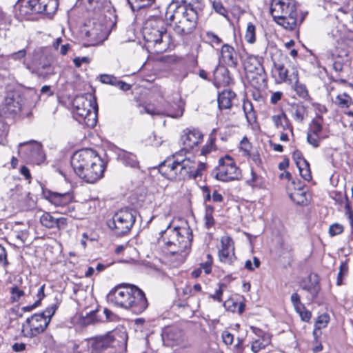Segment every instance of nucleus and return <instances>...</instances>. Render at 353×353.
Returning <instances> with one entry per match:
<instances>
[{
    "mask_svg": "<svg viewBox=\"0 0 353 353\" xmlns=\"http://www.w3.org/2000/svg\"><path fill=\"white\" fill-rule=\"evenodd\" d=\"M298 70L290 64V61L286 56H280L277 60L273 59V67L271 74L275 83H283L292 85L293 81H297Z\"/></svg>",
    "mask_w": 353,
    "mask_h": 353,
    "instance_id": "nucleus-12",
    "label": "nucleus"
},
{
    "mask_svg": "<svg viewBox=\"0 0 353 353\" xmlns=\"http://www.w3.org/2000/svg\"><path fill=\"white\" fill-rule=\"evenodd\" d=\"M145 112L149 114L150 115H166L171 117H174L173 115L168 110H161L154 108L152 105H147L144 107Z\"/></svg>",
    "mask_w": 353,
    "mask_h": 353,
    "instance_id": "nucleus-44",
    "label": "nucleus"
},
{
    "mask_svg": "<svg viewBox=\"0 0 353 353\" xmlns=\"http://www.w3.org/2000/svg\"><path fill=\"white\" fill-rule=\"evenodd\" d=\"M108 302L114 305L140 314L148 306L145 293L134 285L122 283L113 288L107 295Z\"/></svg>",
    "mask_w": 353,
    "mask_h": 353,
    "instance_id": "nucleus-3",
    "label": "nucleus"
},
{
    "mask_svg": "<svg viewBox=\"0 0 353 353\" xmlns=\"http://www.w3.org/2000/svg\"><path fill=\"white\" fill-rule=\"evenodd\" d=\"M214 212V208L208 205L205 207V225L207 228H210L214 225L215 221L213 218L212 213Z\"/></svg>",
    "mask_w": 353,
    "mask_h": 353,
    "instance_id": "nucleus-43",
    "label": "nucleus"
},
{
    "mask_svg": "<svg viewBox=\"0 0 353 353\" xmlns=\"http://www.w3.org/2000/svg\"><path fill=\"white\" fill-rule=\"evenodd\" d=\"M117 79L116 77L111 74H103L99 76V81L104 84L114 85Z\"/></svg>",
    "mask_w": 353,
    "mask_h": 353,
    "instance_id": "nucleus-54",
    "label": "nucleus"
},
{
    "mask_svg": "<svg viewBox=\"0 0 353 353\" xmlns=\"http://www.w3.org/2000/svg\"><path fill=\"white\" fill-rule=\"evenodd\" d=\"M203 140L202 133L196 129L187 128L183 130L181 141L185 148H193Z\"/></svg>",
    "mask_w": 353,
    "mask_h": 353,
    "instance_id": "nucleus-19",
    "label": "nucleus"
},
{
    "mask_svg": "<svg viewBox=\"0 0 353 353\" xmlns=\"http://www.w3.org/2000/svg\"><path fill=\"white\" fill-rule=\"evenodd\" d=\"M71 165L74 172L88 183L101 179L105 168V162L90 148L75 152L71 158Z\"/></svg>",
    "mask_w": 353,
    "mask_h": 353,
    "instance_id": "nucleus-2",
    "label": "nucleus"
},
{
    "mask_svg": "<svg viewBox=\"0 0 353 353\" xmlns=\"http://www.w3.org/2000/svg\"><path fill=\"white\" fill-rule=\"evenodd\" d=\"M323 118L321 116L314 119L309 127L308 132L314 135H321L323 130L322 126Z\"/></svg>",
    "mask_w": 353,
    "mask_h": 353,
    "instance_id": "nucleus-36",
    "label": "nucleus"
},
{
    "mask_svg": "<svg viewBox=\"0 0 353 353\" xmlns=\"http://www.w3.org/2000/svg\"><path fill=\"white\" fill-rule=\"evenodd\" d=\"M67 223V219L65 217L55 218V228L58 230L65 229Z\"/></svg>",
    "mask_w": 353,
    "mask_h": 353,
    "instance_id": "nucleus-60",
    "label": "nucleus"
},
{
    "mask_svg": "<svg viewBox=\"0 0 353 353\" xmlns=\"http://www.w3.org/2000/svg\"><path fill=\"white\" fill-rule=\"evenodd\" d=\"M343 231V226L339 223H334L330 226L329 234L331 236L339 235Z\"/></svg>",
    "mask_w": 353,
    "mask_h": 353,
    "instance_id": "nucleus-55",
    "label": "nucleus"
},
{
    "mask_svg": "<svg viewBox=\"0 0 353 353\" xmlns=\"http://www.w3.org/2000/svg\"><path fill=\"white\" fill-rule=\"evenodd\" d=\"M292 85L294 86V90L299 97L305 100L310 98L305 85L300 83L299 81V74H297V81H293Z\"/></svg>",
    "mask_w": 353,
    "mask_h": 353,
    "instance_id": "nucleus-35",
    "label": "nucleus"
},
{
    "mask_svg": "<svg viewBox=\"0 0 353 353\" xmlns=\"http://www.w3.org/2000/svg\"><path fill=\"white\" fill-rule=\"evenodd\" d=\"M335 103L341 108H347L352 104V99L346 92H343L336 96Z\"/></svg>",
    "mask_w": 353,
    "mask_h": 353,
    "instance_id": "nucleus-34",
    "label": "nucleus"
},
{
    "mask_svg": "<svg viewBox=\"0 0 353 353\" xmlns=\"http://www.w3.org/2000/svg\"><path fill=\"white\" fill-rule=\"evenodd\" d=\"M16 14L21 19H31L34 14L29 0H20L14 6Z\"/></svg>",
    "mask_w": 353,
    "mask_h": 353,
    "instance_id": "nucleus-26",
    "label": "nucleus"
},
{
    "mask_svg": "<svg viewBox=\"0 0 353 353\" xmlns=\"http://www.w3.org/2000/svg\"><path fill=\"white\" fill-rule=\"evenodd\" d=\"M132 11L139 10L141 8L152 4L154 0H127Z\"/></svg>",
    "mask_w": 353,
    "mask_h": 353,
    "instance_id": "nucleus-38",
    "label": "nucleus"
},
{
    "mask_svg": "<svg viewBox=\"0 0 353 353\" xmlns=\"http://www.w3.org/2000/svg\"><path fill=\"white\" fill-rule=\"evenodd\" d=\"M27 55V51L26 49L20 50L17 52L11 53L7 56L0 57V70L7 71L9 69L10 61H14L17 62H23V59Z\"/></svg>",
    "mask_w": 353,
    "mask_h": 353,
    "instance_id": "nucleus-22",
    "label": "nucleus"
},
{
    "mask_svg": "<svg viewBox=\"0 0 353 353\" xmlns=\"http://www.w3.org/2000/svg\"><path fill=\"white\" fill-rule=\"evenodd\" d=\"M118 159L125 166L132 168H139V163L137 156L132 152L121 150L118 153Z\"/></svg>",
    "mask_w": 353,
    "mask_h": 353,
    "instance_id": "nucleus-28",
    "label": "nucleus"
},
{
    "mask_svg": "<svg viewBox=\"0 0 353 353\" xmlns=\"http://www.w3.org/2000/svg\"><path fill=\"white\" fill-rule=\"evenodd\" d=\"M250 148L251 145L248 139L243 138L240 143V149L243 152L244 155H249Z\"/></svg>",
    "mask_w": 353,
    "mask_h": 353,
    "instance_id": "nucleus-56",
    "label": "nucleus"
},
{
    "mask_svg": "<svg viewBox=\"0 0 353 353\" xmlns=\"http://www.w3.org/2000/svg\"><path fill=\"white\" fill-rule=\"evenodd\" d=\"M46 198L53 205L58 207H65L68 205L72 199L70 193L60 194L48 192L45 194Z\"/></svg>",
    "mask_w": 353,
    "mask_h": 353,
    "instance_id": "nucleus-24",
    "label": "nucleus"
},
{
    "mask_svg": "<svg viewBox=\"0 0 353 353\" xmlns=\"http://www.w3.org/2000/svg\"><path fill=\"white\" fill-rule=\"evenodd\" d=\"M205 37L211 45L219 46L222 43L223 41L215 33L208 31L205 33Z\"/></svg>",
    "mask_w": 353,
    "mask_h": 353,
    "instance_id": "nucleus-52",
    "label": "nucleus"
},
{
    "mask_svg": "<svg viewBox=\"0 0 353 353\" xmlns=\"http://www.w3.org/2000/svg\"><path fill=\"white\" fill-rule=\"evenodd\" d=\"M23 146H27L28 150L30 151L29 159L34 163L39 165L45 161L46 155L40 143L35 141H30L19 144V148Z\"/></svg>",
    "mask_w": 353,
    "mask_h": 353,
    "instance_id": "nucleus-17",
    "label": "nucleus"
},
{
    "mask_svg": "<svg viewBox=\"0 0 353 353\" xmlns=\"http://www.w3.org/2000/svg\"><path fill=\"white\" fill-rule=\"evenodd\" d=\"M223 343L227 345H232L234 341V336L228 331H223L222 333Z\"/></svg>",
    "mask_w": 353,
    "mask_h": 353,
    "instance_id": "nucleus-59",
    "label": "nucleus"
},
{
    "mask_svg": "<svg viewBox=\"0 0 353 353\" xmlns=\"http://www.w3.org/2000/svg\"><path fill=\"white\" fill-rule=\"evenodd\" d=\"M283 92L277 91L272 92L270 97V102L272 104H276L282 98Z\"/></svg>",
    "mask_w": 353,
    "mask_h": 353,
    "instance_id": "nucleus-64",
    "label": "nucleus"
},
{
    "mask_svg": "<svg viewBox=\"0 0 353 353\" xmlns=\"http://www.w3.org/2000/svg\"><path fill=\"white\" fill-rule=\"evenodd\" d=\"M310 280H312L311 277H310ZM302 288L303 290L309 292V299H314L317 296L320 290V285L318 279H314L313 281H310L309 283L304 285Z\"/></svg>",
    "mask_w": 353,
    "mask_h": 353,
    "instance_id": "nucleus-33",
    "label": "nucleus"
},
{
    "mask_svg": "<svg viewBox=\"0 0 353 353\" xmlns=\"http://www.w3.org/2000/svg\"><path fill=\"white\" fill-rule=\"evenodd\" d=\"M244 69L245 71L248 70L250 67H258L259 69L263 68L261 63L260 59L257 57L249 56L244 61Z\"/></svg>",
    "mask_w": 353,
    "mask_h": 353,
    "instance_id": "nucleus-41",
    "label": "nucleus"
},
{
    "mask_svg": "<svg viewBox=\"0 0 353 353\" xmlns=\"http://www.w3.org/2000/svg\"><path fill=\"white\" fill-rule=\"evenodd\" d=\"M136 211L132 209H122L116 212L108 222V227L117 236H123L132 229L136 221Z\"/></svg>",
    "mask_w": 353,
    "mask_h": 353,
    "instance_id": "nucleus-13",
    "label": "nucleus"
},
{
    "mask_svg": "<svg viewBox=\"0 0 353 353\" xmlns=\"http://www.w3.org/2000/svg\"><path fill=\"white\" fill-rule=\"evenodd\" d=\"M143 36L147 48L154 53H162L168 48L170 35L161 21H148L143 28Z\"/></svg>",
    "mask_w": 353,
    "mask_h": 353,
    "instance_id": "nucleus-7",
    "label": "nucleus"
},
{
    "mask_svg": "<svg viewBox=\"0 0 353 353\" xmlns=\"http://www.w3.org/2000/svg\"><path fill=\"white\" fill-rule=\"evenodd\" d=\"M74 115L77 120L89 128H94L97 121V104L94 97H77L73 101Z\"/></svg>",
    "mask_w": 353,
    "mask_h": 353,
    "instance_id": "nucleus-10",
    "label": "nucleus"
},
{
    "mask_svg": "<svg viewBox=\"0 0 353 353\" xmlns=\"http://www.w3.org/2000/svg\"><path fill=\"white\" fill-rule=\"evenodd\" d=\"M332 60L333 61L332 68L336 72H341L343 70V61H344L345 59H339L338 58L333 59L332 57Z\"/></svg>",
    "mask_w": 353,
    "mask_h": 353,
    "instance_id": "nucleus-58",
    "label": "nucleus"
},
{
    "mask_svg": "<svg viewBox=\"0 0 353 353\" xmlns=\"http://www.w3.org/2000/svg\"><path fill=\"white\" fill-rule=\"evenodd\" d=\"M34 14L46 13L50 14L57 6L56 0H29Z\"/></svg>",
    "mask_w": 353,
    "mask_h": 353,
    "instance_id": "nucleus-20",
    "label": "nucleus"
},
{
    "mask_svg": "<svg viewBox=\"0 0 353 353\" xmlns=\"http://www.w3.org/2000/svg\"><path fill=\"white\" fill-rule=\"evenodd\" d=\"M82 32L84 34V46H94L101 43L106 39L105 27L100 23L85 26Z\"/></svg>",
    "mask_w": 353,
    "mask_h": 353,
    "instance_id": "nucleus-16",
    "label": "nucleus"
},
{
    "mask_svg": "<svg viewBox=\"0 0 353 353\" xmlns=\"http://www.w3.org/2000/svg\"><path fill=\"white\" fill-rule=\"evenodd\" d=\"M216 132V129H213L212 130L211 133L210 134V136H209V144L207 145L206 146L203 147L201 149V154L202 155H206L207 154L210 152V151L212 149H215L214 144V141H215V139H216V136H215Z\"/></svg>",
    "mask_w": 353,
    "mask_h": 353,
    "instance_id": "nucleus-45",
    "label": "nucleus"
},
{
    "mask_svg": "<svg viewBox=\"0 0 353 353\" xmlns=\"http://www.w3.org/2000/svg\"><path fill=\"white\" fill-rule=\"evenodd\" d=\"M245 39L248 43L251 44L254 43L256 41V27L251 22H249L247 25Z\"/></svg>",
    "mask_w": 353,
    "mask_h": 353,
    "instance_id": "nucleus-39",
    "label": "nucleus"
},
{
    "mask_svg": "<svg viewBox=\"0 0 353 353\" xmlns=\"http://www.w3.org/2000/svg\"><path fill=\"white\" fill-rule=\"evenodd\" d=\"M243 109L248 121L249 123L254 122L256 119V115L254 112L252 103L249 101H244Z\"/></svg>",
    "mask_w": 353,
    "mask_h": 353,
    "instance_id": "nucleus-37",
    "label": "nucleus"
},
{
    "mask_svg": "<svg viewBox=\"0 0 353 353\" xmlns=\"http://www.w3.org/2000/svg\"><path fill=\"white\" fill-rule=\"evenodd\" d=\"M296 159V164L299 168L300 175L305 181H309L312 179V174L309 163L303 158L299 157Z\"/></svg>",
    "mask_w": 353,
    "mask_h": 353,
    "instance_id": "nucleus-30",
    "label": "nucleus"
},
{
    "mask_svg": "<svg viewBox=\"0 0 353 353\" xmlns=\"http://www.w3.org/2000/svg\"><path fill=\"white\" fill-rule=\"evenodd\" d=\"M185 150H181L162 162L159 168L153 170L160 172L165 178L172 180L196 179L202 175L205 169L204 163L196 164L194 157H186Z\"/></svg>",
    "mask_w": 353,
    "mask_h": 353,
    "instance_id": "nucleus-1",
    "label": "nucleus"
},
{
    "mask_svg": "<svg viewBox=\"0 0 353 353\" xmlns=\"http://www.w3.org/2000/svg\"><path fill=\"white\" fill-rule=\"evenodd\" d=\"M40 222L42 225L47 228H55V218L48 212L42 214L40 217Z\"/></svg>",
    "mask_w": 353,
    "mask_h": 353,
    "instance_id": "nucleus-42",
    "label": "nucleus"
},
{
    "mask_svg": "<svg viewBox=\"0 0 353 353\" xmlns=\"http://www.w3.org/2000/svg\"><path fill=\"white\" fill-rule=\"evenodd\" d=\"M160 235L159 241L163 243L172 254H181L191 247L192 233L190 228H171L168 225L160 232Z\"/></svg>",
    "mask_w": 353,
    "mask_h": 353,
    "instance_id": "nucleus-6",
    "label": "nucleus"
},
{
    "mask_svg": "<svg viewBox=\"0 0 353 353\" xmlns=\"http://www.w3.org/2000/svg\"><path fill=\"white\" fill-rule=\"evenodd\" d=\"M212 5L214 10L216 13L223 16L225 18H228V12L227 9L223 6L221 1L214 0L212 1Z\"/></svg>",
    "mask_w": 353,
    "mask_h": 353,
    "instance_id": "nucleus-49",
    "label": "nucleus"
},
{
    "mask_svg": "<svg viewBox=\"0 0 353 353\" xmlns=\"http://www.w3.org/2000/svg\"><path fill=\"white\" fill-rule=\"evenodd\" d=\"M27 68L32 74L43 79H48L56 74L51 59L46 55H40L33 61L31 66L27 65Z\"/></svg>",
    "mask_w": 353,
    "mask_h": 353,
    "instance_id": "nucleus-15",
    "label": "nucleus"
},
{
    "mask_svg": "<svg viewBox=\"0 0 353 353\" xmlns=\"http://www.w3.org/2000/svg\"><path fill=\"white\" fill-rule=\"evenodd\" d=\"M10 301L13 303L19 301L26 295L24 290L16 285L10 288Z\"/></svg>",
    "mask_w": 353,
    "mask_h": 353,
    "instance_id": "nucleus-40",
    "label": "nucleus"
},
{
    "mask_svg": "<svg viewBox=\"0 0 353 353\" xmlns=\"http://www.w3.org/2000/svg\"><path fill=\"white\" fill-rule=\"evenodd\" d=\"M348 265L346 263H342L339 267V272L337 275L336 285L340 286L343 284V280L347 275Z\"/></svg>",
    "mask_w": 353,
    "mask_h": 353,
    "instance_id": "nucleus-47",
    "label": "nucleus"
},
{
    "mask_svg": "<svg viewBox=\"0 0 353 353\" xmlns=\"http://www.w3.org/2000/svg\"><path fill=\"white\" fill-rule=\"evenodd\" d=\"M4 114H0V144H3L8 133V125L4 122Z\"/></svg>",
    "mask_w": 353,
    "mask_h": 353,
    "instance_id": "nucleus-46",
    "label": "nucleus"
},
{
    "mask_svg": "<svg viewBox=\"0 0 353 353\" xmlns=\"http://www.w3.org/2000/svg\"><path fill=\"white\" fill-rule=\"evenodd\" d=\"M288 119L285 112H281L280 114L273 115L272 120L274 124V126L279 129L281 126H283L284 123Z\"/></svg>",
    "mask_w": 353,
    "mask_h": 353,
    "instance_id": "nucleus-48",
    "label": "nucleus"
},
{
    "mask_svg": "<svg viewBox=\"0 0 353 353\" xmlns=\"http://www.w3.org/2000/svg\"><path fill=\"white\" fill-rule=\"evenodd\" d=\"M198 18L197 12L193 8L180 6L170 17L174 23V30L179 34H190L196 27Z\"/></svg>",
    "mask_w": 353,
    "mask_h": 353,
    "instance_id": "nucleus-11",
    "label": "nucleus"
},
{
    "mask_svg": "<svg viewBox=\"0 0 353 353\" xmlns=\"http://www.w3.org/2000/svg\"><path fill=\"white\" fill-rule=\"evenodd\" d=\"M127 341L125 332L114 330L88 338L84 343L88 353H119L125 349Z\"/></svg>",
    "mask_w": 353,
    "mask_h": 353,
    "instance_id": "nucleus-5",
    "label": "nucleus"
},
{
    "mask_svg": "<svg viewBox=\"0 0 353 353\" xmlns=\"http://www.w3.org/2000/svg\"><path fill=\"white\" fill-rule=\"evenodd\" d=\"M220 61H222L228 66L235 68L238 64V59L235 50L228 44H224L221 48Z\"/></svg>",
    "mask_w": 353,
    "mask_h": 353,
    "instance_id": "nucleus-21",
    "label": "nucleus"
},
{
    "mask_svg": "<svg viewBox=\"0 0 353 353\" xmlns=\"http://www.w3.org/2000/svg\"><path fill=\"white\" fill-rule=\"evenodd\" d=\"M228 72V70L225 67L217 65L214 70V84L217 86L228 84L230 77Z\"/></svg>",
    "mask_w": 353,
    "mask_h": 353,
    "instance_id": "nucleus-29",
    "label": "nucleus"
},
{
    "mask_svg": "<svg viewBox=\"0 0 353 353\" xmlns=\"http://www.w3.org/2000/svg\"><path fill=\"white\" fill-rule=\"evenodd\" d=\"M350 52V46L347 41L341 40L337 41L333 51L331 52V56L333 59H347Z\"/></svg>",
    "mask_w": 353,
    "mask_h": 353,
    "instance_id": "nucleus-27",
    "label": "nucleus"
},
{
    "mask_svg": "<svg viewBox=\"0 0 353 353\" xmlns=\"http://www.w3.org/2000/svg\"><path fill=\"white\" fill-rule=\"evenodd\" d=\"M325 138V137H322L321 135H314L312 133L310 132H307V141L314 148H318L320 145L321 141Z\"/></svg>",
    "mask_w": 353,
    "mask_h": 353,
    "instance_id": "nucleus-50",
    "label": "nucleus"
},
{
    "mask_svg": "<svg viewBox=\"0 0 353 353\" xmlns=\"http://www.w3.org/2000/svg\"><path fill=\"white\" fill-rule=\"evenodd\" d=\"M266 347V344L263 342H260L259 340H256L253 342L251 350L254 353H257L259 350L264 349Z\"/></svg>",
    "mask_w": 353,
    "mask_h": 353,
    "instance_id": "nucleus-62",
    "label": "nucleus"
},
{
    "mask_svg": "<svg viewBox=\"0 0 353 353\" xmlns=\"http://www.w3.org/2000/svg\"><path fill=\"white\" fill-rule=\"evenodd\" d=\"M0 263L4 267L8 265L7 253L4 247L0 245Z\"/></svg>",
    "mask_w": 353,
    "mask_h": 353,
    "instance_id": "nucleus-61",
    "label": "nucleus"
},
{
    "mask_svg": "<svg viewBox=\"0 0 353 353\" xmlns=\"http://www.w3.org/2000/svg\"><path fill=\"white\" fill-rule=\"evenodd\" d=\"M290 199L299 205H306L307 202L306 192L301 185L294 192L290 194Z\"/></svg>",
    "mask_w": 353,
    "mask_h": 353,
    "instance_id": "nucleus-32",
    "label": "nucleus"
},
{
    "mask_svg": "<svg viewBox=\"0 0 353 353\" xmlns=\"http://www.w3.org/2000/svg\"><path fill=\"white\" fill-rule=\"evenodd\" d=\"M292 118L298 123H303L307 116L305 108L301 104H294L291 106Z\"/></svg>",
    "mask_w": 353,
    "mask_h": 353,
    "instance_id": "nucleus-31",
    "label": "nucleus"
},
{
    "mask_svg": "<svg viewBox=\"0 0 353 353\" xmlns=\"http://www.w3.org/2000/svg\"><path fill=\"white\" fill-rule=\"evenodd\" d=\"M217 101L220 110L230 109L236 101V95L230 90H224L219 94Z\"/></svg>",
    "mask_w": 353,
    "mask_h": 353,
    "instance_id": "nucleus-23",
    "label": "nucleus"
},
{
    "mask_svg": "<svg viewBox=\"0 0 353 353\" xmlns=\"http://www.w3.org/2000/svg\"><path fill=\"white\" fill-rule=\"evenodd\" d=\"M39 99V94L32 88L23 92L18 90L9 91L6 93L3 103L0 105V114L6 117L16 115L29 117Z\"/></svg>",
    "mask_w": 353,
    "mask_h": 353,
    "instance_id": "nucleus-4",
    "label": "nucleus"
},
{
    "mask_svg": "<svg viewBox=\"0 0 353 353\" xmlns=\"http://www.w3.org/2000/svg\"><path fill=\"white\" fill-rule=\"evenodd\" d=\"M270 13L276 23L286 30H293L297 26V12L294 0H272Z\"/></svg>",
    "mask_w": 353,
    "mask_h": 353,
    "instance_id": "nucleus-8",
    "label": "nucleus"
},
{
    "mask_svg": "<svg viewBox=\"0 0 353 353\" xmlns=\"http://www.w3.org/2000/svg\"><path fill=\"white\" fill-rule=\"evenodd\" d=\"M249 83L254 88L259 90L266 85V74L264 68L259 69L256 73L246 75Z\"/></svg>",
    "mask_w": 353,
    "mask_h": 353,
    "instance_id": "nucleus-25",
    "label": "nucleus"
},
{
    "mask_svg": "<svg viewBox=\"0 0 353 353\" xmlns=\"http://www.w3.org/2000/svg\"><path fill=\"white\" fill-rule=\"evenodd\" d=\"M225 284H223V283L220 284L219 290H216L214 294H212L210 296L211 298L213 299L214 300L219 301V302H221L222 301L221 296L223 295V289L222 288H225Z\"/></svg>",
    "mask_w": 353,
    "mask_h": 353,
    "instance_id": "nucleus-63",
    "label": "nucleus"
},
{
    "mask_svg": "<svg viewBox=\"0 0 353 353\" xmlns=\"http://www.w3.org/2000/svg\"><path fill=\"white\" fill-rule=\"evenodd\" d=\"M254 265L250 260H247L245 263V268L250 271H253L255 268H257L260 265V261L258 258L254 257Z\"/></svg>",
    "mask_w": 353,
    "mask_h": 353,
    "instance_id": "nucleus-57",
    "label": "nucleus"
},
{
    "mask_svg": "<svg viewBox=\"0 0 353 353\" xmlns=\"http://www.w3.org/2000/svg\"><path fill=\"white\" fill-rule=\"evenodd\" d=\"M330 317L327 314H323L318 316L314 327L316 330H321L322 328L325 327L328 323Z\"/></svg>",
    "mask_w": 353,
    "mask_h": 353,
    "instance_id": "nucleus-51",
    "label": "nucleus"
},
{
    "mask_svg": "<svg viewBox=\"0 0 353 353\" xmlns=\"http://www.w3.org/2000/svg\"><path fill=\"white\" fill-rule=\"evenodd\" d=\"M213 259L211 254H207V261L201 263L200 268L204 271L206 274H208L212 271V265Z\"/></svg>",
    "mask_w": 353,
    "mask_h": 353,
    "instance_id": "nucleus-53",
    "label": "nucleus"
},
{
    "mask_svg": "<svg viewBox=\"0 0 353 353\" xmlns=\"http://www.w3.org/2000/svg\"><path fill=\"white\" fill-rule=\"evenodd\" d=\"M212 175L219 181L228 182L239 180L241 178V171L234 159L229 155H225L219 159V165L213 170Z\"/></svg>",
    "mask_w": 353,
    "mask_h": 353,
    "instance_id": "nucleus-14",
    "label": "nucleus"
},
{
    "mask_svg": "<svg viewBox=\"0 0 353 353\" xmlns=\"http://www.w3.org/2000/svg\"><path fill=\"white\" fill-rule=\"evenodd\" d=\"M221 249L219 251V257L221 262L232 264L234 257V243L231 238L223 237L221 240Z\"/></svg>",
    "mask_w": 353,
    "mask_h": 353,
    "instance_id": "nucleus-18",
    "label": "nucleus"
},
{
    "mask_svg": "<svg viewBox=\"0 0 353 353\" xmlns=\"http://www.w3.org/2000/svg\"><path fill=\"white\" fill-rule=\"evenodd\" d=\"M57 309L56 304H52L43 312L34 314L26 319L22 324V332L26 337L32 338L43 332L49 325L52 316Z\"/></svg>",
    "mask_w": 353,
    "mask_h": 353,
    "instance_id": "nucleus-9",
    "label": "nucleus"
}]
</instances>
